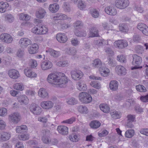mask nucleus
I'll return each mask as SVG.
<instances>
[{
	"label": "nucleus",
	"mask_w": 148,
	"mask_h": 148,
	"mask_svg": "<svg viewBox=\"0 0 148 148\" xmlns=\"http://www.w3.org/2000/svg\"><path fill=\"white\" fill-rule=\"evenodd\" d=\"M47 82L51 84L57 85L58 87H62L68 82L67 79L65 75L60 73L58 75L54 73L49 74L47 78Z\"/></svg>",
	"instance_id": "nucleus-1"
},
{
	"label": "nucleus",
	"mask_w": 148,
	"mask_h": 148,
	"mask_svg": "<svg viewBox=\"0 0 148 148\" xmlns=\"http://www.w3.org/2000/svg\"><path fill=\"white\" fill-rule=\"evenodd\" d=\"M79 98L81 102L85 103L90 102L92 100L91 96L89 94L84 92L79 93Z\"/></svg>",
	"instance_id": "nucleus-2"
},
{
	"label": "nucleus",
	"mask_w": 148,
	"mask_h": 148,
	"mask_svg": "<svg viewBox=\"0 0 148 148\" xmlns=\"http://www.w3.org/2000/svg\"><path fill=\"white\" fill-rule=\"evenodd\" d=\"M47 30L48 29L46 27L39 24L33 28L31 31L33 33L37 34H46Z\"/></svg>",
	"instance_id": "nucleus-3"
},
{
	"label": "nucleus",
	"mask_w": 148,
	"mask_h": 148,
	"mask_svg": "<svg viewBox=\"0 0 148 148\" xmlns=\"http://www.w3.org/2000/svg\"><path fill=\"white\" fill-rule=\"evenodd\" d=\"M132 57L133 61L132 63L134 66L132 68V70L142 68V66H139L142 62L141 58L136 54L133 55Z\"/></svg>",
	"instance_id": "nucleus-4"
},
{
	"label": "nucleus",
	"mask_w": 148,
	"mask_h": 148,
	"mask_svg": "<svg viewBox=\"0 0 148 148\" xmlns=\"http://www.w3.org/2000/svg\"><path fill=\"white\" fill-rule=\"evenodd\" d=\"M115 1V5L118 8L124 9L127 8L129 5L130 1L128 0H112Z\"/></svg>",
	"instance_id": "nucleus-5"
},
{
	"label": "nucleus",
	"mask_w": 148,
	"mask_h": 148,
	"mask_svg": "<svg viewBox=\"0 0 148 148\" xmlns=\"http://www.w3.org/2000/svg\"><path fill=\"white\" fill-rule=\"evenodd\" d=\"M21 115L18 112H14L11 114L9 116V120L11 123L17 124L20 121Z\"/></svg>",
	"instance_id": "nucleus-6"
},
{
	"label": "nucleus",
	"mask_w": 148,
	"mask_h": 148,
	"mask_svg": "<svg viewBox=\"0 0 148 148\" xmlns=\"http://www.w3.org/2000/svg\"><path fill=\"white\" fill-rule=\"evenodd\" d=\"M30 111L34 115H39L42 112V109L37 104H31L29 107Z\"/></svg>",
	"instance_id": "nucleus-7"
},
{
	"label": "nucleus",
	"mask_w": 148,
	"mask_h": 148,
	"mask_svg": "<svg viewBox=\"0 0 148 148\" xmlns=\"http://www.w3.org/2000/svg\"><path fill=\"white\" fill-rule=\"evenodd\" d=\"M0 39L3 42L6 43H10L13 41V38L9 34L6 33L1 34L0 35Z\"/></svg>",
	"instance_id": "nucleus-8"
},
{
	"label": "nucleus",
	"mask_w": 148,
	"mask_h": 148,
	"mask_svg": "<svg viewBox=\"0 0 148 148\" xmlns=\"http://www.w3.org/2000/svg\"><path fill=\"white\" fill-rule=\"evenodd\" d=\"M116 47L120 49H123L128 45L127 41L124 40H120L116 41L114 43Z\"/></svg>",
	"instance_id": "nucleus-9"
},
{
	"label": "nucleus",
	"mask_w": 148,
	"mask_h": 148,
	"mask_svg": "<svg viewBox=\"0 0 148 148\" xmlns=\"http://www.w3.org/2000/svg\"><path fill=\"white\" fill-rule=\"evenodd\" d=\"M53 66L52 62L49 60L42 61L40 64V67L42 70L45 71L51 69Z\"/></svg>",
	"instance_id": "nucleus-10"
},
{
	"label": "nucleus",
	"mask_w": 148,
	"mask_h": 148,
	"mask_svg": "<svg viewBox=\"0 0 148 148\" xmlns=\"http://www.w3.org/2000/svg\"><path fill=\"white\" fill-rule=\"evenodd\" d=\"M32 42L30 39L26 38H24L20 40L19 44L21 47L26 48L28 45H31Z\"/></svg>",
	"instance_id": "nucleus-11"
},
{
	"label": "nucleus",
	"mask_w": 148,
	"mask_h": 148,
	"mask_svg": "<svg viewBox=\"0 0 148 148\" xmlns=\"http://www.w3.org/2000/svg\"><path fill=\"white\" fill-rule=\"evenodd\" d=\"M71 77L75 80H78L82 78L83 73L79 70H73L71 72Z\"/></svg>",
	"instance_id": "nucleus-12"
},
{
	"label": "nucleus",
	"mask_w": 148,
	"mask_h": 148,
	"mask_svg": "<svg viewBox=\"0 0 148 148\" xmlns=\"http://www.w3.org/2000/svg\"><path fill=\"white\" fill-rule=\"evenodd\" d=\"M54 105L53 103L50 101H44L40 103V106L43 109L48 110L52 108Z\"/></svg>",
	"instance_id": "nucleus-13"
},
{
	"label": "nucleus",
	"mask_w": 148,
	"mask_h": 148,
	"mask_svg": "<svg viewBox=\"0 0 148 148\" xmlns=\"http://www.w3.org/2000/svg\"><path fill=\"white\" fill-rule=\"evenodd\" d=\"M53 19L56 20H65L69 21L71 18L68 17L66 15L62 13H57L53 17Z\"/></svg>",
	"instance_id": "nucleus-14"
},
{
	"label": "nucleus",
	"mask_w": 148,
	"mask_h": 148,
	"mask_svg": "<svg viewBox=\"0 0 148 148\" xmlns=\"http://www.w3.org/2000/svg\"><path fill=\"white\" fill-rule=\"evenodd\" d=\"M115 70L116 73L119 75H124L126 74V69L121 65L117 66Z\"/></svg>",
	"instance_id": "nucleus-15"
},
{
	"label": "nucleus",
	"mask_w": 148,
	"mask_h": 148,
	"mask_svg": "<svg viewBox=\"0 0 148 148\" xmlns=\"http://www.w3.org/2000/svg\"><path fill=\"white\" fill-rule=\"evenodd\" d=\"M56 39L59 42L64 43L67 40V37L65 34L63 33H59L56 36Z\"/></svg>",
	"instance_id": "nucleus-16"
},
{
	"label": "nucleus",
	"mask_w": 148,
	"mask_h": 148,
	"mask_svg": "<svg viewBox=\"0 0 148 148\" xmlns=\"http://www.w3.org/2000/svg\"><path fill=\"white\" fill-rule=\"evenodd\" d=\"M8 74L11 78L14 79H17L20 76L19 72L15 69H11L9 70Z\"/></svg>",
	"instance_id": "nucleus-17"
},
{
	"label": "nucleus",
	"mask_w": 148,
	"mask_h": 148,
	"mask_svg": "<svg viewBox=\"0 0 148 148\" xmlns=\"http://www.w3.org/2000/svg\"><path fill=\"white\" fill-rule=\"evenodd\" d=\"M59 133L61 134L65 135L68 133V128L64 125H60L58 127L57 129Z\"/></svg>",
	"instance_id": "nucleus-18"
},
{
	"label": "nucleus",
	"mask_w": 148,
	"mask_h": 148,
	"mask_svg": "<svg viewBox=\"0 0 148 148\" xmlns=\"http://www.w3.org/2000/svg\"><path fill=\"white\" fill-rule=\"evenodd\" d=\"M46 14V12L44 9L42 8L38 9L36 13V16L37 18L42 19L45 16Z\"/></svg>",
	"instance_id": "nucleus-19"
},
{
	"label": "nucleus",
	"mask_w": 148,
	"mask_h": 148,
	"mask_svg": "<svg viewBox=\"0 0 148 148\" xmlns=\"http://www.w3.org/2000/svg\"><path fill=\"white\" fill-rule=\"evenodd\" d=\"M38 48L37 44L34 43L28 47V51L29 53L34 54L37 52Z\"/></svg>",
	"instance_id": "nucleus-20"
},
{
	"label": "nucleus",
	"mask_w": 148,
	"mask_h": 148,
	"mask_svg": "<svg viewBox=\"0 0 148 148\" xmlns=\"http://www.w3.org/2000/svg\"><path fill=\"white\" fill-rule=\"evenodd\" d=\"M25 75L29 77H36V74L33 72L31 69L27 68L25 69L24 71Z\"/></svg>",
	"instance_id": "nucleus-21"
},
{
	"label": "nucleus",
	"mask_w": 148,
	"mask_h": 148,
	"mask_svg": "<svg viewBox=\"0 0 148 148\" xmlns=\"http://www.w3.org/2000/svg\"><path fill=\"white\" fill-rule=\"evenodd\" d=\"M18 102L21 104L26 105L28 103L29 99L25 95L20 96L18 98Z\"/></svg>",
	"instance_id": "nucleus-22"
},
{
	"label": "nucleus",
	"mask_w": 148,
	"mask_h": 148,
	"mask_svg": "<svg viewBox=\"0 0 148 148\" xmlns=\"http://www.w3.org/2000/svg\"><path fill=\"white\" fill-rule=\"evenodd\" d=\"M38 96L42 98H47L48 97V93L45 89L40 88L38 92Z\"/></svg>",
	"instance_id": "nucleus-23"
},
{
	"label": "nucleus",
	"mask_w": 148,
	"mask_h": 148,
	"mask_svg": "<svg viewBox=\"0 0 148 148\" xmlns=\"http://www.w3.org/2000/svg\"><path fill=\"white\" fill-rule=\"evenodd\" d=\"M59 6L58 4L54 3L51 4L49 6V10L52 13H55L59 10Z\"/></svg>",
	"instance_id": "nucleus-24"
},
{
	"label": "nucleus",
	"mask_w": 148,
	"mask_h": 148,
	"mask_svg": "<svg viewBox=\"0 0 148 148\" xmlns=\"http://www.w3.org/2000/svg\"><path fill=\"white\" fill-rule=\"evenodd\" d=\"M9 6V4L7 2L3 1L0 2V12L1 13L5 12Z\"/></svg>",
	"instance_id": "nucleus-25"
},
{
	"label": "nucleus",
	"mask_w": 148,
	"mask_h": 148,
	"mask_svg": "<svg viewBox=\"0 0 148 148\" xmlns=\"http://www.w3.org/2000/svg\"><path fill=\"white\" fill-rule=\"evenodd\" d=\"M99 71L101 75L104 77L107 76L110 72L109 69L104 67H100Z\"/></svg>",
	"instance_id": "nucleus-26"
},
{
	"label": "nucleus",
	"mask_w": 148,
	"mask_h": 148,
	"mask_svg": "<svg viewBox=\"0 0 148 148\" xmlns=\"http://www.w3.org/2000/svg\"><path fill=\"white\" fill-rule=\"evenodd\" d=\"M101 125V123L99 121L96 120L91 121L89 124L90 127L94 129L99 128L100 126Z\"/></svg>",
	"instance_id": "nucleus-27"
},
{
	"label": "nucleus",
	"mask_w": 148,
	"mask_h": 148,
	"mask_svg": "<svg viewBox=\"0 0 148 148\" xmlns=\"http://www.w3.org/2000/svg\"><path fill=\"white\" fill-rule=\"evenodd\" d=\"M89 37H93L99 36L98 31L95 27H92L90 29Z\"/></svg>",
	"instance_id": "nucleus-28"
},
{
	"label": "nucleus",
	"mask_w": 148,
	"mask_h": 148,
	"mask_svg": "<svg viewBox=\"0 0 148 148\" xmlns=\"http://www.w3.org/2000/svg\"><path fill=\"white\" fill-rule=\"evenodd\" d=\"M46 52H48L49 54L54 57H58L60 55L59 51L55 50L52 49H50L46 51Z\"/></svg>",
	"instance_id": "nucleus-29"
},
{
	"label": "nucleus",
	"mask_w": 148,
	"mask_h": 148,
	"mask_svg": "<svg viewBox=\"0 0 148 148\" xmlns=\"http://www.w3.org/2000/svg\"><path fill=\"white\" fill-rule=\"evenodd\" d=\"M122 114L121 113L116 110H112V118L114 119H118L121 117Z\"/></svg>",
	"instance_id": "nucleus-30"
},
{
	"label": "nucleus",
	"mask_w": 148,
	"mask_h": 148,
	"mask_svg": "<svg viewBox=\"0 0 148 148\" xmlns=\"http://www.w3.org/2000/svg\"><path fill=\"white\" fill-rule=\"evenodd\" d=\"M66 51L69 55L73 56H76L77 53L76 49L73 47H70L67 49Z\"/></svg>",
	"instance_id": "nucleus-31"
},
{
	"label": "nucleus",
	"mask_w": 148,
	"mask_h": 148,
	"mask_svg": "<svg viewBox=\"0 0 148 148\" xmlns=\"http://www.w3.org/2000/svg\"><path fill=\"white\" fill-rule=\"evenodd\" d=\"M27 127L25 125H22L16 127V131L17 133H20L23 132L24 130H27Z\"/></svg>",
	"instance_id": "nucleus-32"
},
{
	"label": "nucleus",
	"mask_w": 148,
	"mask_h": 148,
	"mask_svg": "<svg viewBox=\"0 0 148 148\" xmlns=\"http://www.w3.org/2000/svg\"><path fill=\"white\" fill-rule=\"evenodd\" d=\"M10 137L11 134L9 133L3 132L1 134V139L2 141L7 140H8Z\"/></svg>",
	"instance_id": "nucleus-33"
},
{
	"label": "nucleus",
	"mask_w": 148,
	"mask_h": 148,
	"mask_svg": "<svg viewBox=\"0 0 148 148\" xmlns=\"http://www.w3.org/2000/svg\"><path fill=\"white\" fill-rule=\"evenodd\" d=\"M99 108L101 111L106 113H108L110 110V108L106 104H100L99 106Z\"/></svg>",
	"instance_id": "nucleus-34"
},
{
	"label": "nucleus",
	"mask_w": 148,
	"mask_h": 148,
	"mask_svg": "<svg viewBox=\"0 0 148 148\" xmlns=\"http://www.w3.org/2000/svg\"><path fill=\"white\" fill-rule=\"evenodd\" d=\"M69 64V62L67 60L60 61L57 63V65L58 66L62 67L67 66Z\"/></svg>",
	"instance_id": "nucleus-35"
},
{
	"label": "nucleus",
	"mask_w": 148,
	"mask_h": 148,
	"mask_svg": "<svg viewBox=\"0 0 148 148\" xmlns=\"http://www.w3.org/2000/svg\"><path fill=\"white\" fill-rule=\"evenodd\" d=\"M135 134V132L133 130H128L126 131L125 133V136L128 138H131L133 137Z\"/></svg>",
	"instance_id": "nucleus-36"
},
{
	"label": "nucleus",
	"mask_w": 148,
	"mask_h": 148,
	"mask_svg": "<svg viewBox=\"0 0 148 148\" xmlns=\"http://www.w3.org/2000/svg\"><path fill=\"white\" fill-rule=\"evenodd\" d=\"M14 88L17 90H23L24 89V86L21 83H16L14 85Z\"/></svg>",
	"instance_id": "nucleus-37"
},
{
	"label": "nucleus",
	"mask_w": 148,
	"mask_h": 148,
	"mask_svg": "<svg viewBox=\"0 0 148 148\" xmlns=\"http://www.w3.org/2000/svg\"><path fill=\"white\" fill-rule=\"evenodd\" d=\"M77 102V100L73 97L67 99L66 100V102L67 103L70 105L75 104Z\"/></svg>",
	"instance_id": "nucleus-38"
},
{
	"label": "nucleus",
	"mask_w": 148,
	"mask_h": 148,
	"mask_svg": "<svg viewBox=\"0 0 148 148\" xmlns=\"http://www.w3.org/2000/svg\"><path fill=\"white\" fill-rule=\"evenodd\" d=\"M18 138L20 140H27L29 138V135L27 134L19 135L18 136Z\"/></svg>",
	"instance_id": "nucleus-39"
},
{
	"label": "nucleus",
	"mask_w": 148,
	"mask_h": 148,
	"mask_svg": "<svg viewBox=\"0 0 148 148\" xmlns=\"http://www.w3.org/2000/svg\"><path fill=\"white\" fill-rule=\"evenodd\" d=\"M117 60L121 63H125L126 62L125 56L122 54L119 55L117 56Z\"/></svg>",
	"instance_id": "nucleus-40"
},
{
	"label": "nucleus",
	"mask_w": 148,
	"mask_h": 148,
	"mask_svg": "<svg viewBox=\"0 0 148 148\" xmlns=\"http://www.w3.org/2000/svg\"><path fill=\"white\" fill-rule=\"evenodd\" d=\"M92 64L94 67L98 68L101 65L102 63L100 59H97L93 61Z\"/></svg>",
	"instance_id": "nucleus-41"
},
{
	"label": "nucleus",
	"mask_w": 148,
	"mask_h": 148,
	"mask_svg": "<svg viewBox=\"0 0 148 148\" xmlns=\"http://www.w3.org/2000/svg\"><path fill=\"white\" fill-rule=\"evenodd\" d=\"M119 84L116 80L112 81V90L116 91L118 88Z\"/></svg>",
	"instance_id": "nucleus-42"
},
{
	"label": "nucleus",
	"mask_w": 148,
	"mask_h": 148,
	"mask_svg": "<svg viewBox=\"0 0 148 148\" xmlns=\"http://www.w3.org/2000/svg\"><path fill=\"white\" fill-rule=\"evenodd\" d=\"M90 85L92 86L97 89L101 88V84L96 81H92L90 83Z\"/></svg>",
	"instance_id": "nucleus-43"
},
{
	"label": "nucleus",
	"mask_w": 148,
	"mask_h": 148,
	"mask_svg": "<svg viewBox=\"0 0 148 148\" xmlns=\"http://www.w3.org/2000/svg\"><path fill=\"white\" fill-rule=\"evenodd\" d=\"M75 34L77 36L80 37H85L86 35L85 31L81 32L78 30H76L75 31Z\"/></svg>",
	"instance_id": "nucleus-44"
},
{
	"label": "nucleus",
	"mask_w": 148,
	"mask_h": 148,
	"mask_svg": "<svg viewBox=\"0 0 148 148\" xmlns=\"http://www.w3.org/2000/svg\"><path fill=\"white\" fill-rule=\"evenodd\" d=\"M78 111L81 113L86 114L88 112V109L85 106H81L78 107Z\"/></svg>",
	"instance_id": "nucleus-45"
},
{
	"label": "nucleus",
	"mask_w": 148,
	"mask_h": 148,
	"mask_svg": "<svg viewBox=\"0 0 148 148\" xmlns=\"http://www.w3.org/2000/svg\"><path fill=\"white\" fill-rule=\"evenodd\" d=\"M119 29L121 31L124 32H127L128 30V28L127 25L125 24H122L120 25Z\"/></svg>",
	"instance_id": "nucleus-46"
},
{
	"label": "nucleus",
	"mask_w": 148,
	"mask_h": 148,
	"mask_svg": "<svg viewBox=\"0 0 148 148\" xmlns=\"http://www.w3.org/2000/svg\"><path fill=\"white\" fill-rule=\"evenodd\" d=\"M78 86L77 88L80 90H85L87 89L86 85L82 82L79 83Z\"/></svg>",
	"instance_id": "nucleus-47"
},
{
	"label": "nucleus",
	"mask_w": 148,
	"mask_h": 148,
	"mask_svg": "<svg viewBox=\"0 0 148 148\" xmlns=\"http://www.w3.org/2000/svg\"><path fill=\"white\" fill-rule=\"evenodd\" d=\"M135 51L137 53L142 54L144 52L143 47L140 45H137L136 47Z\"/></svg>",
	"instance_id": "nucleus-48"
},
{
	"label": "nucleus",
	"mask_w": 148,
	"mask_h": 148,
	"mask_svg": "<svg viewBox=\"0 0 148 148\" xmlns=\"http://www.w3.org/2000/svg\"><path fill=\"white\" fill-rule=\"evenodd\" d=\"M90 14L92 16L95 18H97L99 15V12L96 9H92L90 10Z\"/></svg>",
	"instance_id": "nucleus-49"
},
{
	"label": "nucleus",
	"mask_w": 148,
	"mask_h": 148,
	"mask_svg": "<svg viewBox=\"0 0 148 148\" xmlns=\"http://www.w3.org/2000/svg\"><path fill=\"white\" fill-rule=\"evenodd\" d=\"M75 118L72 117L69 119H66L62 121V123L71 124L75 121Z\"/></svg>",
	"instance_id": "nucleus-50"
},
{
	"label": "nucleus",
	"mask_w": 148,
	"mask_h": 148,
	"mask_svg": "<svg viewBox=\"0 0 148 148\" xmlns=\"http://www.w3.org/2000/svg\"><path fill=\"white\" fill-rule=\"evenodd\" d=\"M136 88L137 91L140 92H145L146 91L145 87L140 85L136 86Z\"/></svg>",
	"instance_id": "nucleus-51"
},
{
	"label": "nucleus",
	"mask_w": 148,
	"mask_h": 148,
	"mask_svg": "<svg viewBox=\"0 0 148 148\" xmlns=\"http://www.w3.org/2000/svg\"><path fill=\"white\" fill-rule=\"evenodd\" d=\"M71 42L72 45L74 46H78L80 44L79 41L77 38H73L71 40Z\"/></svg>",
	"instance_id": "nucleus-52"
},
{
	"label": "nucleus",
	"mask_w": 148,
	"mask_h": 148,
	"mask_svg": "<svg viewBox=\"0 0 148 148\" xmlns=\"http://www.w3.org/2000/svg\"><path fill=\"white\" fill-rule=\"evenodd\" d=\"M69 138L71 141L73 142L77 141L79 140V138L75 134H73L69 135Z\"/></svg>",
	"instance_id": "nucleus-53"
},
{
	"label": "nucleus",
	"mask_w": 148,
	"mask_h": 148,
	"mask_svg": "<svg viewBox=\"0 0 148 148\" xmlns=\"http://www.w3.org/2000/svg\"><path fill=\"white\" fill-rule=\"evenodd\" d=\"M5 19L6 21L10 23H12L14 20V18L11 14H7L5 16Z\"/></svg>",
	"instance_id": "nucleus-54"
},
{
	"label": "nucleus",
	"mask_w": 148,
	"mask_h": 148,
	"mask_svg": "<svg viewBox=\"0 0 148 148\" xmlns=\"http://www.w3.org/2000/svg\"><path fill=\"white\" fill-rule=\"evenodd\" d=\"M37 65V61L31 59L29 60V66L31 68H34Z\"/></svg>",
	"instance_id": "nucleus-55"
},
{
	"label": "nucleus",
	"mask_w": 148,
	"mask_h": 148,
	"mask_svg": "<svg viewBox=\"0 0 148 148\" xmlns=\"http://www.w3.org/2000/svg\"><path fill=\"white\" fill-rule=\"evenodd\" d=\"M41 134L42 136L49 137L51 133L49 130L47 129H43L41 131Z\"/></svg>",
	"instance_id": "nucleus-56"
},
{
	"label": "nucleus",
	"mask_w": 148,
	"mask_h": 148,
	"mask_svg": "<svg viewBox=\"0 0 148 148\" xmlns=\"http://www.w3.org/2000/svg\"><path fill=\"white\" fill-rule=\"evenodd\" d=\"M78 2V6L80 10H83L86 8V5L84 2L81 0H80Z\"/></svg>",
	"instance_id": "nucleus-57"
},
{
	"label": "nucleus",
	"mask_w": 148,
	"mask_h": 148,
	"mask_svg": "<svg viewBox=\"0 0 148 148\" xmlns=\"http://www.w3.org/2000/svg\"><path fill=\"white\" fill-rule=\"evenodd\" d=\"M49 115H47L45 117H39L38 118V120L39 121L43 123H46L47 121V118L49 117Z\"/></svg>",
	"instance_id": "nucleus-58"
},
{
	"label": "nucleus",
	"mask_w": 148,
	"mask_h": 148,
	"mask_svg": "<svg viewBox=\"0 0 148 148\" xmlns=\"http://www.w3.org/2000/svg\"><path fill=\"white\" fill-rule=\"evenodd\" d=\"M141 37L137 34H134L133 37V40L134 42L136 43L138 42L141 40Z\"/></svg>",
	"instance_id": "nucleus-59"
},
{
	"label": "nucleus",
	"mask_w": 148,
	"mask_h": 148,
	"mask_svg": "<svg viewBox=\"0 0 148 148\" xmlns=\"http://www.w3.org/2000/svg\"><path fill=\"white\" fill-rule=\"evenodd\" d=\"M135 116L134 115L129 114L127 116V121L129 122H134L135 119Z\"/></svg>",
	"instance_id": "nucleus-60"
},
{
	"label": "nucleus",
	"mask_w": 148,
	"mask_h": 148,
	"mask_svg": "<svg viewBox=\"0 0 148 148\" xmlns=\"http://www.w3.org/2000/svg\"><path fill=\"white\" fill-rule=\"evenodd\" d=\"M111 51L110 49L109 48H107L105 49V52L109 54L108 57V62L109 64L111 63V61H110L111 56L110 55Z\"/></svg>",
	"instance_id": "nucleus-61"
},
{
	"label": "nucleus",
	"mask_w": 148,
	"mask_h": 148,
	"mask_svg": "<svg viewBox=\"0 0 148 148\" xmlns=\"http://www.w3.org/2000/svg\"><path fill=\"white\" fill-rule=\"evenodd\" d=\"M24 51L21 49H19L16 53L17 56L20 58H22L24 56Z\"/></svg>",
	"instance_id": "nucleus-62"
},
{
	"label": "nucleus",
	"mask_w": 148,
	"mask_h": 148,
	"mask_svg": "<svg viewBox=\"0 0 148 148\" xmlns=\"http://www.w3.org/2000/svg\"><path fill=\"white\" fill-rule=\"evenodd\" d=\"M42 140L44 143L47 144H50V140L49 139V137L42 136Z\"/></svg>",
	"instance_id": "nucleus-63"
},
{
	"label": "nucleus",
	"mask_w": 148,
	"mask_h": 148,
	"mask_svg": "<svg viewBox=\"0 0 148 148\" xmlns=\"http://www.w3.org/2000/svg\"><path fill=\"white\" fill-rule=\"evenodd\" d=\"M7 114V110L5 108L0 109V116H4Z\"/></svg>",
	"instance_id": "nucleus-64"
}]
</instances>
